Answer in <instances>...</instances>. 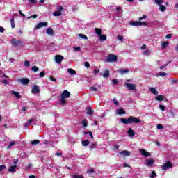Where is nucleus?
<instances>
[{
  "label": "nucleus",
  "mask_w": 178,
  "mask_h": 178,
  "mask_svg": "<svg viewBox=\"0 0 178 178\" xmlns=\"http://www.w3.org/2000/svg\"><path fill=\"white\" fill-rule=\"evenodd\" d=\"M29 3H31L32 5H35L37 3V0H29Z\"/></svg>",
  "instance_id": "49"
},
{
  "label": "nucleus",
  "mask_w": 178,
  "mask_h": 178,
  "mask_svg": "<svg viewBox=\"0 0 178 178\" xmlns=\"http://www.w3.org/2000/svg\"><path fill=\"white\" fill-rule=\"evenodd\" d=\"M90 91H98V89H97L95 87H94V86H91L90 88Z\"/></svg>",
  "instance_id": "55"
},
{
  "label": "nucleus",
  "mask_w": 178,
  "mask_h": 178,
  "mask_svg": "<svg viewBox=\"0 0 178 178\" xmlns=\"http://www.w3.org/2000/svg\"><path fill=\"white\" fill-rule=\"evenodd\" d=\"M67 72L68 73H70V74H72V75H74V74H76V70H73V69H72V68L67 69Z\"/></svg>",
  "instance_id": "25"
},
{
  "label": "nucleus",
  "mask_w": 178,
  "mask_h": 178,
  "mask_svg": "<svg viewBox=\"0 0 178 178\" xmlns=\"http://www.w3.org/2000/svg\"><path fill=\"white\" fill-rule=\"evenodd\" d=\"M170 168H173V164L169 161H165V163L161 165L162 170H167L168 169H170Z\"/></svg>",
  "instance_id": "7"
},
{
  "label": "nucleus",
  "mask_w": 178,
  "mask_h": 178,
  "mask_svg": "<svg viewBox=\"0 0 178 178\" xmlns=\"http://www.w3.org/2000/svg\"><path fill=\"white\" fill-rule=\"evenodd\" d=\"M10 23H11V27L12 29H15V17H13L12 19H10Z\"/></svg>",
  "instance_id": "32"
},
{
  "label": "nucleus",
  "mask_w": 178,
  "mask_h": 178,
  "mask_svg": "<svg viewBox=\"0 0 178 178\" xmlns=\"http://www.w3.org/2000/svg\"><path fill=\"white\" fill-rule=\"evenodd\" d=\"M95 170L94 168H91L88 171V173H94Z\"/></svg>",
  "instance_id": "62"
},
{
  "label": "nucleus",
  "mask_w": 178,
  "mask_h": 178,
  "mask_svg": "<svg viewBox=\"0 0 178 178\" xmlns=\"http://www.w3.org/2000/svg\"><path fill=\"white\" fill-rule=\"evenodd\" d=\"M49 80L51 81H56V79H55L53 76H49Z\"/></svg>",
  "instance_id": "56"
},
{
  "label": "nucleus",
  "mask_w": 178,
  "mask_h": 178,
  "mask_svg": "<svg viewBox=\"0 0 178 178\" xmlns=\"http://www.w3.org/2000/svg\"><path fill=\"white\" fill-rule=\"evenodd\" d=\"M159 109H161V111H165L166 108H165V106L162 105V104H159Z\"/></svg>",
  "instance_id": "47"
},
{
  "label": "nucleus",
  "mask_w": 178,
  "mask_h": 178,
  "mask_svg": "<svg viewBox=\"0 0 178 178\" xmlns=\"http://www.w3.org/2000/svg\"><path fill=\"white\" fill-rule=\"evenodd\" d=\"M17 168V165H12L10 167V168L8 169V172H16V168Z\"/></svg>",
  "instance_id": "26"
},
{
  "label": "nucleus",
  "mask_w": 178,
  "mask_h": 178,
  "mask_svg": "<svg viewBox=\"0 0 178 178\" xmlns=\"http://www.w3.org/2000/svg\"><path fill=\"white\" fill-rule=\"evenodd\" d=\"M11 94L13 95H15V97L16 98H17V99H19V98H21L22 96H20V93H19L18 92H16L15 90H11Z\"/></svg>",
  "instance_id": "19"
},
{
  "label": "nucleus",
  "mask_w": 178,
  "mask_h": 178,
  "mask_svg": "<svg viewBox=\"0 0 178 178\" xmlns=\"http://www.w3.org/2000/svg\"><path fill=\"white\" fill-rule=\"evenodd\" d=\"M118 115H126V111L123 108H118L116 110Z\"/></svg>",
  "instance_id": "17"
},
{
  "label": "nucleus",
  "mask_w": 178,
  "mask_h": 178,
  "mask_svg": "<svg viewBox=\"0 0 178 178\" xmlns=\"http://www.w3.org/2000/svg\"><path fill=\"white\" fill-rule=\"evenodd\" d=\"M16 142L15 141H11L9 144V145L7 147V148H10L12 147H13V145H16Z\"/></svg>",
  "instance_id": "39"
},
{
  "label": "nucleus",
  "mask_w": 178,
  "mask_h": 178,
  "mask_svg": "<svg viewBox=\"0 0 178 178\" xmlns=\"http://www.w3.org/2000/svg\"><path fill=\"white\" fill-rule=\"evenodd\" d=\"M168 45H169V42L165 41V42H162L161 47L163 48V49H165V48H166L168 47Z\"/></svg>",
  "instance_id": "27"
},
{
  "label": "nucleus",
  "mask_w": 178,
  "mask_h": 178,
  "mask_svg": "<svg viewBox=\"0 0 178 178\" xmlns=\"http://www.w3.org/2000/svg\"><path fill=\"white\" fill-rule=\"evenodd\" d=\"M86 115H90V116H92V113H94V111L91 108H86Z\"/></svg>",
  "instance_id": "20"
},
{
  "label": "nucleus",
  "mask_w": 178,
  "mask_h": 178,
  "mask_svg": "<svg viewBox=\"0 0 178 178\" xmlns=\"http://www.w3.org/2000/svg\"><path fill=\"white\" fill-rule=\"evenodd\" d=\"M144 19H147V15H144L143 17H139L138 20L141 22V20H144Z\"/></svg>",
  "instance_id": "52"
},
{
  "label": "nucleus",
  "mask_w": 178,
  "mask_h": 178,
  "mask_svg": "<svg viewBox=\"0 0 178 178\" xmlns=\"http://www.w3.org/2000/svg\"><path fill=\"white\" fill-rule=\"evenodd\" d=\"M83 134H84V136H86V134H89V136H90L91 138H94V136L92 135V132H91V131H88V132L84 131Z\"/></svg>",
  "instance_id": "37"
},
{
  "label": "nucleus",
  "mask_w": 178,
  "mask_h": 178,
  "mask_svg": "<svg viewBox=\"0 0 178 178\" xmlns=\"http://www.w3.org/2000/svg\"><path fill=\"white\" fill-rule=\"evenodd\" d=\"M5 31V29L2 26H0V33H3Z\"/></svg>",
  "instance_id": "64"
},
{
  "label": "nucleus",
  "mask_w": 178,
  "mask_h": 178,
  "mask_svg": "<svg viewBox=\"0 0 178 178\" xmlns=\"http://www.w3.org/2000/svg\"><path fill=\"white\" fill-rule=\"evenodd\" d=\"M24 65H25L26 67H30V61L25 60Z\"/></svg>",
  "instance_id": "48"
},
{
  "label": "nucleus",
  "mask_w": 178,
  "mask_h": 178,
  "mask_svg": "<svg viewBox=\"0 0 178 178\" xmlns=\"http://www.w3.org/2000/svg\"><path fill=\"white\" fill-rule=\"evenodd\" d=\"M63 59H65V58L62 55L55 56V60H56V63H58V65L62 63V60H63Z\"/></svg>",
  "instance_id": "11"
},
{
  "label": "nucleus",
  "mask_w": 178,
  "mask_h": 178,
  "mask_svg": "<svg viewBox=\"0 0 178 178\" xmlns=\"http://www.w3.org/2000/svg\"><path fill=\"white\" fill-rule=\"evenodd\" d=\"M64 8L62 6H59V7H56V10L57 11H55L54 13H53V15L55 16L56 17H58L59 16H62L63 13V10H64Z\"/></svg>",
  "instance_id": "5"
},
{
  "label": "nucleus",
  "mask_w": 178,
  "mask_h": 178,
  "mask_svg": "<svg viewBox=\"0 0 178 178\" xmlns=\"http://www.w3.org/2000/svg\"><path fill=\"white\" fill-rule=\"evenodd\" d=\"M38 70H40V68H38L37 66L35 65L32 67V72H34L35 73Z\"/></svg>",
  "instance_id": "41"
},
{
  "label": "nucleus",
  "mask_w": 178,
  "mask_h": 178,
  "mask_svg": "<svg viewBox=\"0 0 178 178\" xmlns=\"http://www.w3.org/2000/svg\"><path fill=\"white\" fill-rule=\"evenodd\" d=\"M2 83H3V84H6V85L9 84V82H8V80H6V79H3V80L2 81Z\"/></svg>",
  "instance_id": "61"
},
{
  "label": "nucleus",
  "mask_w": 178,
  "mask_h": 178,
  "mask_svg": "<svg viewBox=\"0 0 178 178\" xmlns=\"http://www.w3.org/2000/svg\"><path fill=\"white\" fill-rule=\"evenodd\" d=\"M163 0H154V3H156V5H159L161 6L162 5L161 3H163Z\"/></svg>",
  "instance_id": "31"
},
{
  "label": "nucleus",
  "mask_w": 178,
  "mask_h": 178,
  "mask_svg": "<svg viewBox=\"0 0 178 178\" xmlns=\"http://www.w3.org/2000/svg\"><path fill=\"white\" fill-rule=\"evenodd\" d=\"M129 24L131 26H148V24L147 23V22H141V21H131L129 22Z\"/></svg>",
  "instance_id": "3"
},
{
  "label": "nucleus",
  "mask_w": 178,
  "mask_h": 178,
  "mask_svg": "<svg viewBox=\"0 0 178 178\" xmlns=\"http://www.w3.org/2000/svg\"><path fill=\"white\" fill-rule=\"evenodd\" d=\"M40 77L42 78V77H45V72L42 71L39 74Z\"/></svg>",
  "instance_id": "51"
},
{
  "label": "nucleus",
  "mask_w": 178,
  "mask_h": 178,
  "mask_svg": "<svg viewBox=\"0 0 178 178\" xmlns=\"http://www.w3.org/2000/svg\"><path fill=\"white\" fill-rule=\"evenodd\" d=\"M95 75L97 76L99 73V69L95 68L94 70Z\"/></svg>",
  "instance_id": "50"
},
{
  "label": "nucleus",
  "mask_w": 178,
  "mask_h": 178,
  "mask_svg": "<svg viewBox=\"0 0 178 178\" xmlns=\"http://www.w3.org/2000/svg\"><path fill=\"white\" fill-rule=\"evenodd\" d=\"M156 101H163V99H165V97H163V95H160L156 97Z\"/></svg>",
  "instance_id": "30"
},
{
  "label": "nucleus",
  "mask_w": 178,
  "mask_h": 178,
  "mask_svg": "<svg viewBox=\"0 0 178 178\" xmlns=\"http://www.w3.org/2000/svg\"><path fill=\"white\" fill-rule=\"evenodd\" d=\"M113 102L115 104V105H119V102L118 101V99H116V98H114L113 99Z\"/></svg>",
  "instance_id": "53"
},
{
  "label": "nucleus",
  "mask_w": 178,
  "mask_h": 178,
  "mask_svg": "<svg viewBox=\"0 0 178 178\" xmlns=\"http://www.w3.org/2000/svg\"><path fill=\"white\" fill-rule=\"evenodd\" d=\"M120 121L124 124H131L132 123H136L137 124L141 123V120L134 116H129L128 118H120Z\"/></svg>",
  "instance_id": "1"
},
{
  "label": "nucleus",
  "mask_w": 178,
  "mask_h": 178,
  "mask_svg": "<svg viewBox=\"0 0 178 178\" xmlns=\"http://www.w3.org/2000/svg\"><path fill=\"white\" fill-rule=\"evenodd\" d=\"M106 62H118V56L109 54L106 58Z\"/></svg>",
  "instance_id": "6"
},
{
  "label": "nucleus",
  "mask_w": 178,
  "mask_h": 178,
  "mask_svg": "<svg viewBox=\"0 0 178 178\" xmlns=\"http://www.w3.org/2000/svg\"><path fill=\"white\" fill-rule=\"evenodd\" d=\"M5 168H6L5 165H0V172H2V170H3V169H5Z\"/></svg>",
  "instance_id": "60"
},
{
  "label": "nucleus",
  "mask_w": 178,
  "mask_h": 178,
  "mask_svg": "<svg viewBox=\"0 0 178 178\" xmlns=\"http://www.w3.org/2000/svg\"><path fill=\"white\" fill-rule=\"evenodd\" d=\"M99 40L100 41H106V35H99Z\"/></svg>",
  "instance_id": "29"
},
{
  "label": "nucleus",
  "mask_w": 178,
  "mask_h": 178,
  "mask_svg": "<svg viewBox=\"0 0 178 178\" xmlns=\"http://www.w3.org/2000/svg\"><path fill=\"white\" fill-rule=\"evenodd\" d=\"M95 33L97 34V35H101L102 34V29H101V28H95Z\"/></svg>",
  "instance_id": "21"
},
{
  "label": "nucleus",
  "mask_w": 178,
  "mask_h": 178,
  "mask_svg": "<svg viewBox=\"0 0 178 178\" xmlns=\"http://www.w3.org/2000/svg\"><path fill=\"white\" fill-rule=\"evenodd\" d=\"M11 44L15 47H19V45H22V44H23V41L20 40L13 39V40H11Z\"/></svg>",
  "instance_id": "10"
},
{
  "label": "nucleus",
  "mask_w": 178,
  "mask_h": 178,
  "mask_svg": "<svg viewBox=\"0 0 178 178\" xmlns=\"http://www.w3.org/2000/svg\"><path fill=\"white\" fill-rule=\"evenodd\" d=\"M72 178H84L83 175H74L72 176Z\"/></svg>",
  "instance_id": "45"
},
{
  "label": "nucleus",
  "mask_w": 178,
  "mask_h": 178,
  "mask_svg": "<svg viewBox=\"0 0 178 178\" xmlns=\"http://www.w3.org/2000/svg\"><path fill=\"white\" fill-rule=\"evenodd\" d=\"M157 129L159 130H162V129H163V125L160 124H157Z\"/></svg>",
  "instance_id": "54"
},
{
  "label": "nucleus",
  "mask_w": 178,
  "mask_h": 178,
  "mask_svg": "<svg viewBox=\"0 0 178 178\" xmlns=\"http://www.w3.org/2000/svg\"><path fill=\"white\" fill-rule=\"evenodd\" d=\"M84 66L88 69L90 67V63L85 62Z\"/></svg>",
  "instance_id": "57"
},
{
  "label": "nucleus",
  "mask_w": 178,
  "mask_h": 178,
  "mask_svg": "<svg viewBox=\"0 0 178 178\" xmlns=\"http://www.w3.org/2000/svg\"><path fill=\"white\" fill-rule=\"evenodd\" d=\"M154 159H149L145 161V165L149 167L152 166L154 165Z\"/></svg>",
  "instance_id": "16"
},
{
  "label": "nucleus",
  "mask_w": 178,
  "mask_h": 178,
  "mask_svg": "<svg viewBox=\"0 0 178 178\" xmlns=\"http://www.w3.org/2000/svg\"><path fill=\"white\" fill-rule=\"evenodd\" d=\"M40 141L39 140H34L32 142H31V144L32 145H37V144H40Z\"/></svg>",
  "instance_id": "35"
},
{
  "label": "nucleus",
  "mask_w": 178,
  "mask_h": 178,
  "mask_svg": "<svg viewBox=\"0 0 178 178\" xmlns=\"http://www.w3.org/2000/svg\"><path fill=\"white\" fill-rule=\"evenodd\" d=\"M159 10L161 12H165V10H166V7L161 4L159 6Z\"/></svg>",
  "instance_id": "34"
},
{
  "label": "nucleus",
  "mask_w": 178,
  "mask_h": 178,
  "mask_svg": "<svg viewBox=\"0 0 178 178\" xmlns=\"http://www.w3.org/2000/svg\"><path fill=\"white\" fill-rule=\"evenodd\" d=\"M38 17V15L35 14L28 17V19H37Z\"/></svg>",
  "instance_id": "46"
},
{
  "label": "nucleus",
  "mask_w": 178,
  "mask_h": 178,
  "mask_svg": "<svg viewBox=\"0 0 178 178\" xmlns=\"http://www.w3.org/2000/svg\"><path fill=\"white\" fill-rule=\"evenodd\" d=\"M120 155L121 156H130V155H131V152L127 150H123L121 152H120Z\"/></svg>",
  "instance_id": "14"
},
{
  "label": "nucleus",
  "mask_w": 178,
  "mask_h": 178,
  "mask_svg": "<svg viewBox=\"0 0 178 178\" xmlns=\"http://www.w3.org/2000/svg\"><path fill=\"white\" fill-rule=\"evenodd\" d=\"M118 83V79H113V84H114V86H116Z\"/></svg>",
  "instance_id": "58"
},
{
  "label": "nucleus",
  "mask_w": 178,
  "mask_h": 178,
  "mask_svg": "<svg viewBox=\"0 0 178 178\" xmlns=\"http://www.w3.org/2000/svg\"><path fill=\"white\" fill-rule=\"evenodd\" d=\"M149 91L152 94H154V95H158V91L155 88H150Z\"/></svg>",
  "instance_id": "24"
},
{
  "label": "nucleus",
  "mask_w": 178,
  "mask_h": 178,
  "mask_svg": "<svg viewBox=\"0 0 178 178\" xmlns=\"http://www.w3.org/2000/svg\"><path fill=\"white\" fill-rule=\"evenodd\" d=\"M140 154H142L143 156H145V158H148L149 156H151V153L147 152L145 149H141L140 150Z\"/></svg>",
  "instance_id": "12"
},
{
  "label": "nucleus",
  "mask_w": 178,
  "mask_h": 178,
  "mask_svg": "<svg viewBox=\"0 0 178 178\" xmlns=\"http://www.w3.org/2000/svg\"><path fill=\"white\" fill-rule=\"evenodd\" d=\"M102 76H103L104 79H108V77H109V70H106L104 71V72L103 73Z\"/></svg>",
  "instance_id": "22"
},
{
  "label": "nucleus",
  "mask_w": 178,
  "mask_h": 178,
  "mask_svg": "<svg viewBox=\"0 0 178 178\" xmlns=\"http://www.w3.org/2000/svg\"><path fill=\"white\" fill-rule=\"evenodd\" d=\"M129 72V69H120L118 70V73H120V74H126Z\"/></svg>",
  "instance_id": "23"
},
{
  "label": "nucleus",
  "mask_w": 178,
  "mask_h": 178,
  "mask_svg": "<svg viewBox=\"0 0 178 178\" xmlns=\"http://www.w3.org/2000/svg\"><path fill=\"white\" fill-rule=\"evenodd\" d=\"M18 83H20L22 86H27L30 83V79L27 78L18 79Z\"/></svg>",
  "instance_id": "8"
},
{
  "label": "nucleus",
  "mask_w": 178,
  "mask_h": 178,
  "mask_svg": "<svg viewBox=\"0 0 178 178\" xmlns=\"http://www.w3.org/2000/svg\"><path fill=\"white\" fill-rule=\"evenodd\" d=\"M136 131H134V129L129 128L128 129L127 131V134L129 137H134V134H135Z\"/></svg>",
  "instance_id": "15"
},
{
  "label": "nucleus",
  "mask_w": 178,
  "mask_h": 178,
  "mask_svg": "<svg viewBox=\"0 0 178 178\" xmlns=\"http://www.w3.org/2000/svg\"><path fill=\"white\" fill-rule=\"evenodd\" d=\"M124 87H126L129 91H137V86L134 83H124Z\"/></svg>",
  "instance_id": "4"
},
{
  "label": "nucleus",
  "mask_w": 178,
  "mask_h": 178,
  "mask_svg": "<svg viewBox=\"0 0 178 178\" xmlns=\"http://www.w3.org/2000/svg\"><path fill=\"white\" fill-rule=\"evenodd\" d=\"M117 12L118 13L122 15V13H123V10H122V7H117Z\"/></svg>",
  "instance_id": "42"
},
{
  "label": "nucleus",
  "mask_w": 178,
  "mask_h": 178,
  "mask_svg": "<svg viewBox=\"0 0 178 178\" xmlns=\"http://www.w3.org/2000/svg\"><path fill=\"white\" fill-rule=\"evenodd\" d=\"M90 151H92V149H95L97 148V143H92L90 145Z\"/></svg>",
  "instance_id": "36"
},
{
  "label": "nucleus",
  "mask_w": 178,
  "mask_h": 178,
  "mask_svg": "<svg viewBox=\"0 0 178 178\" xmlns=\"http://www.w3.org/2000/svg\"><path fill=\"white\" fill-rule=\"evenodd\" d=\"M158 76H161V77H163L165 76H168V74H166L165 72H159Z\"/></svg>",
  "instance_id": "43"
},
{
  "label": "nucleus",
  "mask_w": 178,
  "mask_h": 178,
  "mask_svg": "<svg viewBox=\"0 0 178 178\" xmlns=\"http://www.w3.org/2000/svg\"><path fill=\"white\" fill-rule=\"evenodd\" d=\"M81 48L80 47H74V51H76V52L79 51H81Z\"/></svg>",
  "instance_id": "59"
},
{
  "label": "nucleus",
  "mask_w": 178,
  "mask_h": 178,
  "mask_svg": "<svg viewBox=\"0 0 178 178\" xmlns=\"http://www.w3.org/2000/svg\"><path fill=\"white\" fill-rule=\"evenodd\" d=\"M117 40H118V41H120L121 42H124V38H123V36L119 35L117 37Z\"/></svg>",
  "instance_id": "33"
},
{
  "label": "nucleus",
  "mask_w": 178,
  "mask_h": 178,
  "mask_svg": "<svg viewBox=\"0 0 178 178\" xmlns=\"http://www.w3.org/2000/svg\"><path fill=\"white\" fill-rule=\"evenodd\" d=\"M48 26V23L47 22H39L35 26L36 30H40V29H42V27H47Z\"/></svg>",
  "instance_id": "9"
},
{
  "label": "nucleus",
  "mask_w": 178,
  "mask_h": 178,
  "mask_svg": "<svg viewBox=\"0 0 178 178\" xmlns=\"http://www.w3.org/2000/svg\"><path fill=\"white\" fill-rule=\"evenodd\" d=\"M89 144H90V140H82L83 147H87Z\"/></svg>",
  "instance_id": "28"
},
{
  "label": "nucleus",
  "mask_w": 178,
  "mask_h": 178,
  "mask_svg": "<svg viewBox=\"0 0 178 178\" xmlns=\"http://www.w3.org/2000/svg\"><path fill=\"white\" fill-rule=\"evenodd\" d=\"M66 98H70V92L67 90H64L60 95V102L63 105L66 104Z\"/></svg>",
  "instance_id": "2"
},
{
  "label": "nucleus",
  "mask_w": 178,
  "mask_h": 178,
  "mask_svg": "<svg viewBox=\"0 0 178 178\" xmlns=\"http://www.w3.org/2000/svg\"><path fill=\"white\" fill-rule=\"evenodd\" d=\"M156 177V173L155 171H152V174L150 175V178H155Z\"/></svg>",
  "instance_id": "44"
},
{
  "label": "nucleus",
  "mask_w": 178,
  "mask_h": 178,
  "mask_svg": "<svg viewBox=\"0 0 178 178\" xmlns=\"http://www.w3.org/2000/svg\"><path fill=\"white\" fill-rule=\"evenodd\" d=\"M165 38L169 40V38H172V35L171 34H167Z\"/></svg>",
  "instance_id": "63"
},
{
  "label": "nucleus",
  "mask_w": 178,
  "mask_h": 178,
  "mask_svg": "<svg viewBox=\"0 0 178 178\" xmlns=\"http://www.w3.org/2000/svg\"><path fill=\"white\" fill-rule=\"evenodd\" d=\"M82 124L83 127H87L88 126V123H87V120H82Z\"/></svg>",
  "instance_id": "40"
},
{
  "label": "nucleus",
  "mask_w": 178,
  "mask_h": 178,
  "mask_svg": "<svg viewBox=\"0 0 178 178\" xmlns=\"http://www.w3.org/2000/svg\"><path fill=\"white\" fill-rule=\"evenodd\" d=\"M31 91L32 94H40V86L38 85H34Z\"/></svg>",
  "instance_id": "13"
},
{
  "label": "nucleus",
  "mask_w": 178,
  "mask_h": 178,
  "mask_svg": "<svg viewBox=\"0 0 178 178\" xmlns=\"http://www.w3.org/2000/svg\"><path fill=\"white\" fill-rule=\"evenodd\" d=\"M80 38H82L83 40H88V37H87L86 35L83 33L79 34Z\"/></svg>",
  "instance_id": "38"
},
{
  "label": "nucleus",
  "mask_w": 178,
  "mask_h": 178,
  "mask_svg": "<svg viewBox=\"0 0 178 178\" xmlns=\"http://www.w3.org/2000/svg\"><path fill=\"white\" fill-rule=\"evenodd\" d=\"M46 33L48 35H54V29L51 27L47 28Z\"/></svg>",
  "instance_id": "18"
}]
</instances>
